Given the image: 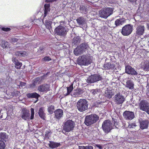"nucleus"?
I'll list each match as a JSON object with an SVG mask.
<instances>
[{"label":"nucleus","instance_id":"nucleus-22","mask_svg":"<svg viewBox=\"0 0 149 149\" xmlns=\"http://www.w3.org/2000/svg\"><path fill=\"white\" fill-rule=\"evenodd\" d=\"M45 10L44 11V15L43 16V17H45L48 14L50 11V4L49 3L46 4L45 6Z\"/></svg>","mask_w":149,"mask_h":149},{"label":"nucleus","instance_id":"nucleus-40","mask_svg":"<svg viewBox=\"0 0 149 149\" xmlns=\"http://www.w3.org/2000/svg\"><path fill=\"white\" fill-rule=\"evenodd\" d=\"M6 146L5 142L0 141V149H4Z\"/></svg>","mask_w":149,"mask_h":149},{"label":"nucleus","instance_id":"nucleus-8","mask_svg":"<svg viewBox=\"0 0 149 149\" xmlns=\"http://www.w3.org/2000/svg\"><path fill=\"white\" fill-rule=\"evenodd\" d=\"M133 25L128 24L124 26L122 29L121 33L125 36H127L130 35L133 30Z\"/></svg>","mask_w":149,"mask_h":149},{"label":"nucleus","instance_id":"nucleus-12","mask_svg":"<svg viewBox=\"0 0 149 149\" xmlns=\"http://www.w3.org/2000/svg\"><path fill=\"white\" fill-rule=\"evenodd\" d=\"M124 118L127 120H131L135 117L134 113L132 111H126L123 114Z\"/></svg>","mask_w":149,"mask_h":149},{"label":"nucleus","instance_id":"nucleus-48","mask_svg":"<svg viewBox=\"0 0 149 149\" xmlns=\"http://www.w3.org/2000/svg\"><path fill=\"white\" fill-rule=\"evenodd\" d=\"M43 59L45 61H49L51 60L50 58L48 56H46L44 57Z\"/></svg>","mask_w":149,"mask_h":149},{"label":"nucleus","instance_id":"nucleus-43","mask_svg":"<svg viewBox=\"0 0 149 149\" xmlns=\"http://www.w3.org/2000/svg\"><path fill=\"white\" fill-rule=\"evenodd\" d=\"M31 119H33L34 117V109L33 108H31Z\"/></svg>","mask_w":149,"mask_h":149},{"label":"nucleus","instance_id":"nucleus-7","mask_svg":"<svg viewBox=\"0 0 149 149\" xmlns=\"http://www.w3.org/2000/svg\"><path fill=\"white\" fill-rule=\"evenodd\" d=\"M102 127L104 131L107 133L109 132L110 131L113 129L112 124L110 120H104L103 123Z\"/></svg>","mask_w":149,"mask_h":149},{"label":"nucleus","instance_id":"nucleus-2","mask_svg":"<svg viewBox=\"0 0 149 149\" xmlns=\"http://www.w3.org/2000/svg\"><path fill=\"white\" fill-rule=\"evenodd\" d=\"M99 117L95 114L87 116L86 117L84 123L88 126L96 123Z\"/></svg>","mask_w":149,"mask_h":149},{"label":"nucleus","instance_id":"nucleus-25","mask_svg":"<svg viewBox=\"0 0 149 149\" xmlns=\"http://www.w3.org/2000/svg\"><path fill=\"white\" fill-rule=\"evenodd\" d=\"M0 45L3 48H8L9 46V44L8 42L2 40H0Z\"/></svg>","mask_w":149,"mask_h":149},{"label":"nucleus","instance_id":"nucleus-47","mask_svg":"<svg viewBox=\"0 0 149 149\" xmlns=\"http://www.w3.org/2000/svg\"><path fill=\"white\" fill-rule=\"evenodd\" d=\"M2 29L3 31H9L10 30V29L9 28L3 27Z\"/></svg>","mask_w":149,"mask_h":149},{"label":"nucleus","instance_id":"nucleus-42","mask_svg":"<svg viewBox=\"0 0 149 149\" xmlns=\"http://www.w3.org/2000/svg\"><path fill=\"white\" fill-rule=\"evenodd\" d=\"M40 79V78L39 77H38L35 79L33 81L34 82L33 84V85L35 86L37 82L39 81Z\"/></svg>","mask_w":149,"mask_h":149},{"label":"nucleus","instance_id":"nucleus-37","mask_svg":"<svg viewBox=\"0 0 149 149\" xmlns=\"http://www.w3.org/2000/svg\"><path fill=\"white\" fill-rule=\"evenodd\" d=\"M54 108V105H51L49 106L47 109L48 112L50 114L53 113L55 110Z\"/></svg>","mask_w":149,"mask_h":149},{"label":"nucleus","instance_id":"nucleus-26","mask_svg":"<svg viewBox=\"0 0 149 149\" xmlns=\"http://www.w3.org/2000/svg\"><path fill=\"white\" fill-rule=\"evenodd\" d=\"M83 52L80 47L78 46L74 50V53L75 55L78 56L82 54Z\"/></svg>","mask_w":149,"mask_h":149},{"label":"nucleus","instance_id":"nucleus-51","mask_svg":"<svg viewBox=\"0 0 149 149\" xmlns=\"http://www.w3.org/2000/svg\"><path fill=\"white\" fill-rule=\"evenodd\" d=\"M18 40V39L16 38H13L12 39V41L13 42H17Z\"/></svg>","mask_w":149,"mask_h":149},{"label":"nucleus","instance_id":"nucleus-28","mask_svg":"<svg viewBox=\"0 0 149 149\" xmlns=\"http://www.w3.org/2000/svg\"><path fill=\"white\" fill-rule=\"evenodd\" d=\"M113 95L111 90H107L105 91V96L108 98H111Z\"/></svg>","mask_w":149,"mask_h":149},{"label":"nucleus","instance_id":"nucleus-39","mask_svg":"<svg viewBox=\"0 0 149 149\" xmlns=\"http://www.w3.org/2000/svg\"><path fill=\"white\" fill-rule=\"evenodd\" d=\"M112 125L113 126V128H118V122L116 120H114L113 121L112 123Z\"/></svg>","mask_w":149,"mask_h":149},{"label":"nucleus","instance_id":"nucleus-30","mask_svg":"<svg viewBox=\"0 0 149 149\" xmlns=\"http://www.w3.org/2000/svg\"><path fill=\"white\" fill-rule=\"evenodd\" d=\"M148 124L147 121H142L140 123L141 128L142 129L147 128L148 127Z\"/></svg>","mask_w":149,"mask_h":149},{"label":"nucleus","instance_id":"nucleus-31","mask_svg":"<svg viewBox=\"0 0 149 149\" xmlns=\"http://www.w3.org/2000/svg\"><path fill=\"white\" fill-rule=\"evenodd\" d=\"M15 55L20 56H24L27 55V53L25 51H18L15 53Z\"/></svg>","mask_w":149,"mask_h":149},{"label":"nucleus","instance_id":"nucleus-29","mask_svg":"<svg viewBox=\"0 0 149 149\" xmlns=\"http://www.w3.org/2000/svg\"><path fill=\"white\" fill-rule=\"evenodd\" d=\"M29 98H37L39 96V95L36 93H28L26 95Z\"/></svg>","mask_w":149,"mask_h":149},{"label":"nucleus","instance_id":"nucleus-56","mask_svg":"<svg viewBox=\"0 0 149 149\" xmlns=\"http://www.w3.org/2000/svg\"><path fill=\"white\" fill-rule=\"evenodd\" d=\"M98 147L100 148H102V147L101 146H98Z\"/></svg>","mask_w":149,"mask_h":149},{"label":"nucleus","instance_id":"nucleus-19","mask_svg":"<svg viewBox=\"0 0 149 149\" xmlns=\"http://www.w3.org/2000/svg\"><path fill=\"white\" fill-rule=\"evenodd\" d=\"M63 113V111L61 109H58L54 111L56 118L58 119H59L62 116Z\"/></svg>","mask_w":149,"mask_h":149},{"label":"nucleus","instance_id":"nucleus-55","mask_svg":"<svg viewBox=\"0 0 149 149\" xmlns=\"http://www.w3.org/2000/svg\"><path fill=\"white\" fill-rule=\"evenodd\" d=\"M46 1L47 2H52L54 1V0H46Z\"/></svg>","mask_w":149,"mask_h":149},{"label":"nucleus","instance_id":"nucleus-58","mask_svg":"<svg viewBox=\"0 0 149 149\" xmlns=\"http://www.w3.org/2000/svg\"><path fill=\"white\" fill-rule=\"evenodd\" d=\"M57 0H54V1H57Z\"/></svg>","mask_w":149,"mask_h":149},{"label":"nucleus","instance_id":"nucleus-3","mask_svg":"<svg viewBox=\"0 0 149 149\" xmlns=\"http://www.w3.org/2000/svg\"><path fill=\"white\" fill-rule=\"evenodd\" d=\"M113 9L111 8H105L101 9L99 12L100 16L105 19L112 15Z\"/></svg>","mask_w":149,"mask_h":149},{"label":"nucleus","instance_id":"nucleus-16","mask_svg":"<svg viewBox=\"0 0 149 149\" xmlns=\"http://www.w3.org/2000/svg\"><path fill=\"white\" fill-rule=\"evenodd\" d=\"M141 68L145 71L149 70V61L144 60L141 63Z\"/></svg>","mask_w":149,"mask_h":149},{"label":"nucleus","instance_id":"nucleus-50","mask_svg":"<svg viewBox=\"0 0 149 149\" xmlns=\"http://www.w3.org/2000/svg\"><path fill=\"white\" fill-rule=\"evenodd\" d=\"M86 149H93V147L92 146H85Z\"/></svg>","mask_w":149,"mask_h":149},{"label":"nucleus","instance_id":"nucleus-1","mask_svg":"<svg viewBox=\"0 0 149 149\" xmlns=\"http://www.w3.org/2000/svg\"><path fill=\"white\" fill-rule=\"evenodd\" d=\"M92 62L91 57L88 55H83L79 56L77 60V63L81 65H87Z\"/></svg>","mask_w":149,"mask_h":149},{"label":"nucleus","instance_id":"nucleus-49","mask_svg":"<svg viewBox=\"0 0 149 149\" xmlns=\"http://www.w3.org/2000/svg\"><path fill=\"white\" fill-rule=\"evenodd\" d=\"M146 87L147 89L146 93L147 95L149 96V84L147 85Z\"/></svg>","mask_w":149,"mask_h":149},{"label":"nucleus","instance_id":"nucleus-15","mask_svg":"<svg viewBox=\"0 0 149 149\" xmlns=\"http://www.w3.org/2000/svg\"><path fill=\"white\" fill-rule=\"evenodd\" d=\"M49 86L47 84H44L41 85L38 87V90L41 92H45L49 91Z\"/></svg>","mask_w":149,"mask_h":149},{"label":"nucleus","instance_id":"nucleus-23","mask_svg":"<svg viewBox=\"0 0 149 149\" xmlns=\"http://www.w3.org/2000/svg\"><path fill=\"white\" fill-rule=\"evenodd\" d=\"M82 93L80 90L77 89L73 91L72 93L70 95L74 97H76L79 96Z\"/></svg>","mask_w":149,"mask_h":149},{"label":"nucleus","instance_id":"nucleus-4","mask_svg":"<svg viewBox=\"0 0 149 149\" xmlns=\"http://www.w3.org/2000/svg\"><path fill=\"white\" fill-rule=\"evenodd\" d=\"M88 103L86 100L84 99H80L77 103V108L80 112H83L88 108Z\"/></svg>","mask_w":149,"mask_h":149},{"label":"nucleus","instance_id":"nucleus-9","mask_svg":"<svg viewBox=\"0 0 149 149\" xmlns=\"http://www.w3.org/2000/svg\"><path fill=\"white\" fill-rule=\"evenodd\" d=\"M102 79V77L100 75L95 74L88 77L86 80V81L88 83H94Z\"/></svg>","mask_w":149,"mask_h":149},{"label":"nucleus","instance_id":"nucleus-57","mask_svg":"<svg viewBox=\"0 0 149 149\" xmlns=\"http://www.w3.org/2000/svg\"><path fill=\"white\" fill-rule=\"evenodd\" d=\"M40 49L41 50H42V49H43V47H40Z\"/></svg>","mask_w":149,"mask_h":149},{"label":"nucleus","instance_id":"nucleus-46","mask_svg":"<svg viewBox=\"0 0 149 149\" xmlns=\"http://www.w3.org/2000/svg\"><path fill=\"white\" fill-rule=\"evenodd\" d=\"M104 68L105 69H109L110 68L109 64H106L104 65Z\"/></svg>","mask_w":149,"mask_h":149},{"label":"nucleus","instance_id":"nucleus-45","mask_svg":"<svg viewBox=\"0 0 149 149\" xmlns=\"http://www.w3.org/2000/svg\"><path fill=\"white\" fill-rule=\"evenodd\" d=\"M136 125L135 123H133L131 124H129L128 128H134V127L136 126Z\"/></svg>","mask_w":149,"mask_h":149},{"label":"nucleus","instance_id":"nucleus-35","mask_svg":"<svg viewBox=\"0 0 149 149\" xmlns=\"http://www.w3.org/2000/svg\"><path fill=\"white\" fill-rule=\"evenodd\" d=\"M79 46L83 52L85 49H88L89 48L88 45L85 43H82Z\"/></svg>","mask_w":149,"mask_h":149},{"label":"nucleus","instance_id":"nucleus-52","mask_svg":"<svg viewBox=\"0 0 149 149\" xmlns=\"http://www.w3.org/2000/svg\"><path fill=\"white\" fill-rule=\"evenodd\" d=\"M78 147L79 149H86L85 146H79Z\"/></svg>","mask_w":149,"mask_h":149},{"label":"nucleus","instance_id":"nucleus-33","mask_svg":"<svg viewBox=\"0 0 149 149\" xmlns=\"http://www.w3.org/2000/svg\"><path fill=\"white\" fill-rule=\"evenodd\" d=\"M7 139V136L6 134L5 133H0V141H6Z\"/></svg>","mask_w":149,"mask_h":149},{"label":"nucleus","instance_id":"nucleus-17","mask_svg":"<svg viewBox=\"0 0 149 149\" xmlns=\"http://www.w3.org/2000/svg\"><path fill=\"white\" fill-rule=\"evenodd\" d=\"M30 114L27 110H23L21 114V117L24 120H26L29 118Z\"/></svg>","mask_w":149,"mask_h":149},{"label":"nucleus","instance_id":"nucleus-20","mask_svg":"<svg viewBox=\"0 0 149 149\" xmlns=\"http://www.w3.org/2000/svg\"><path fill=\"white\" fill-rule=\"evenodd\" d=\"M77 21L79 25L82 26H85L86 22V20L82 17L78 18L77 19Z\"/></svg>","mask_w":149,"mask_h":149},{"label":"nucleus","instance_id":"nucleus-18","mask_svg":"<svg viewBox=\"0 0 149 149\" xmlns=\"http://www.w3.org/2000/svg\"><path fill=\"white\" fill-rule=\"evenodd\" d=\"M125 85L126 87L130 90H132L134 88V84L131 80H127Z\"/></svg>","mask_w":149,"mask_h":149},{"label":"nucleus","instance_id":"nucleus-54","mask_svg":"<svg viewBox=\"0 0 149 149\" xmlns=\"http://www.w3.org/2000/svg\"><path fill=\"white\" fill-rule=\"evenodd\" d=\"M132 2H136V0H128Z\"/></svg>","mask_w":149,"mask_h":149},{"label":"nucleus","instance_id":"nucleus-13","mask_svg":"<svg viewBox=\"0 0 149 149\" xmlns=\"http://www.w3.org/2000/svg\"><path fill=\"white\" fill-rule=\"evenodd\" d=\"M145 28L144 26L139 25L136 29V33L138 36L143 35L144 33Z\"/></svg>","mask_w":149,"mask_h":149},{"label":"nucleus","instance_id":"nucleus-53","mask_svg":"<svg viewBox=\"0 0 149 149\" xmlns=\"http://www.w3.org/2000/svg\"><path fill=\"white\" fill-rule=\"evenodd\" d=\"M146 24L148 29L149 30V21H147L146 22Z\"/></svg>","mask_w":149,"mask_h":149},{"label":"nucleus","instance_id":"nucleus-36","mask_svg":"<svg viewBox=\"0 0 149 149\" xmlns=\"http://www.w3.org/2000/svg\"><path fill=\"white\" fill-rule=\"evenodd\" d=\"M73 88V84H71L70 86L67 87V93L64 94L65 96H67L69 94H70L71 93Z\"/></svg>","mask_w":149,"mask_h":149},{"label":"nucleus","instance_id":"nucleus-6","mask_svg":"<svg viewBox=\"0 0 149 149\" xmlns=\"http://www.w3.org/2000/svg\"><path fill=\"white\" fill-rule=\"evenodd\" d=\"M139 109L149 115V103L147 101L142 100L138 104Z\"/></svg>","mask_w":149,"mask_h":149},{"label":"nucleus","instance_id":"nucleus-24","mask_svg":"<svg viewBox=\"0 0 149 149\" xmlns=\"http://www.w3.org/2000/svg\"><path fill=\"white\" fill-rule=\"evenodd\" d=\"M38 114L42 119H44L45 118V113H44V108L43 107L40 108L39 110Z\"/></svg>","mask_w":149,"mask_h":149},{"label":"nucleus","instance_id":"nucleus-10","mask_svg":"<svg viewBox=\"0 0 149 149\" xmlns=\"http://www.w3.org/2000/svg\"><path fill=\"white\" fill-rule=\"evenodd\" d=\"M125 100L124 97L120 93L116 94L114 97V101L117 104H122Z\"/></svg>","mask_w":149,"mask_h":149},{"label":"nucleus","instance_id":"nucleus-44","mask_svg":"<svg viewBox=\"0 0 149 149\" xmlns=\"http://www.w3.org/2000/svg\"><path fill=\"white\" fill-rule=\"evenodd\" d=\"M100 91L99 89H94L92 90L91 92L94 95L97 94Z\"/></svg>","mask_w":149,"mask_h":149},{"label":"nucleus","instance_id":"nucleus-27","mask_svg":"<svg viewBox=\"0 0 149 149\" xmlns=\"http://www.w3.org/2000/svg\"><path fill=\"white\" fill-rule=\"evenodd\" d=\"M125 20L124 18H121L119 19H116L115 22V24L116 26H118L122 25L125 22Z\"/></svg>","mask_w":149,"mask_h":149},{"label":"nucleus","instance_id":"nucleus-38","mask_svg":"<svg viewBox=\"0 0 149 149\" xmlns=\"http://www.w3.org/2000/svg\"><path fill=\"white\" fill-rule=\"evenodd\" d=\"M52 22L50 21H46L45 23V25L46 28L49 29H50L51 28V25Z\"/></svg>","mask_w":149,"mask_h":149},{"label":"nucleus","instance_id":"nucleus-11","mask_svg":"<svg viewBox=\"0 0 149 149\" xmlns=\"http://www.w3.org/2000/svg\"><path fill=\"white\" fill-rule=\"evenodd\" d=\"M55 31L58 35L64 36L66 33V30L65 28L62 26L57 27L55 29Z\"/></svg>","mask_w":149,"mask_h":149},{"label":"nucleus","instance_id":"nucleus-41","mask_svg":"<svg viewBox=\"0 0 149 149\" xmlns=\"http://www.w3.org/2000/svg\"><path fill=\"white\" fill-rule=\"evenodd\" d=\"M45 136L46 137L49 138L50 136L51 133L49 130H47L46 132Z\"/></svg>","mask_w":149,"mask_h":149},{"label":"nucleus","instance_id":"nucleus-32","mask_svg":"<svg viewBox=\"0 0 149 149\" xmlns=\"http://www.w3.org/2000/svg\"><path fill=\"white\" fill-rule=\"evenodd\" d=\"M80 39L79 37L74 38L72 40V43L73 45H76L79 44L80 42Z\"/></svg>","mask_w":149,"mask_h":149},{"label":"nucleus","instance_id":"nucleus-21","mask_svg":"<svg viewBox=\"0 0 149 149\" xmlns=\"http://www.w3.org/2000/svg\"><path fill=\"white\" fill-rule=\"evenodd\" d=\"M12 61L14 63L15 67L17 69H20L22 65V63L19 62L18 60L14 57L12 58Z\"/></svg>","mask_w":149,"mask_h":149},{"label":"nucleus","instance_id":"nucleus-34","mask_svg":"<svg viewBox=\"0 0 149 149\" xmlns=\"http://www.w3.org/2000/svg\"><path fill=\"white\" fill-rule=\"evenodd\" d=\"M60 143H55L53 142H50L49 144V146L52 148H56L60 146Z\"/></svg>","mask_w":149,"mask_h":149},{"label":"nucleus","instance_id":"nucleus-5","mask_svg":"<svg viewBox=\"0 0 149 149\" xmlns=\"http://www.w3.org/2000/svg\"><path fill=\"white\" fill-rule=\"evenodd\" d=\"M74 127V122L71 120H68L64 123L63 132H69L73 130Z\"/></svg>","mask_w":149,"mask_h":149},{"label":"nucleus","instance_id":"nucleus-14","mask_svg":"<svg viewBox=\"0 0 149 149\" xmlns=\"http://www.w3.org/2000/svg\"><path fill=\"white\" fill-rule=\"evenodd\" d=\"M125 71L126 73L129 74L137 75V73L135 70L129 65L125 67Z\"/></svg>","mask_w":149,"mask_h":149}]
</instances>
